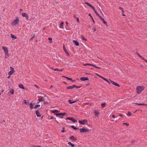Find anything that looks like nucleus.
<instances>
[{
	"label": "nucleus",
	"instance_id": "nucleus-32",
	"mask_svg": "<svg viewBox=\"0 0 147 147\" xmlns=\"http://www.w3.org/2000/svg\"><path fill=\"white\" fill-rule=\"evenodd\" d=\"M92 9H93L94 10V12H95V13L96 14V15L97 16H99V15L97 13V12L96 11V10H95V9L94 8V7L93 6H92Z\"/></svg>",
	"mask_w": 147,
	"mask_h": 147
},
{
	"label": "nucleus",
	"instance_id": "nucleus-54",
	"mask_svg": "<svg viewBox=\"0 0 147 147\" xmlns=\"http://www.w3.org/2000/svg\"><path fill=\"white\" fill-rule=\"evenodd\" d=\"M112 117H113V118L114 119L115 118V116L114 115H112Z\"/></svg>",
	"mask_w": 147,
	"mask_h": 147
},
{
	"label": "nucleus",
	"instance_id": "nucleus-5",
	"mask_svg": "<svg viewBox=\"0 0 147 147\" xmlns=\"http://www.w3.org/2000/svg\"><path fill=\"white\" fill-rule=\"evenodd\" d=\"M10 69L11 70L9 71L8 73L9 75L10 76L12 75L14 72V70L13 67H10Z\"/></svg>",
	"mask_w": 147,
	"mask_h": 147
},
{
	"label": "nucleus",
	"instance_id": "nucleus-19",
	"mask_svg": "<svg viewBox=\"0 0 147 147\" xmlns=\"http://www.w3.org/2000/svg\"><path fill=\"white\" fill-rule=\"evenodd\" d=\"M5 59H7L9 57V55L8 54V52L5 53Z\"/></svg>",
	"mask_w": 147,
	"mask_h": 147
},
{
	"label": "nucleus",
	"instance_id": "nucleus-61",
	"mask_svg": "<svg viewBox=\"0 0 147 147\" xmlns=\"http://www.w3.org/2000/svg\"><path fill=\"white\" fill-rule=\"evenodd\" d=\"M34 86L35 87H36V88H38V86L37 85H35H35H34Z\"/></svg>",
	"mask_w": 147,
	"mask_h": 147
},
{
	"label": "nucleus",
	"instance_id": "nucleus-16",
	"mask_svg": "<svg viewBox=\"0 0 147 147\" xmlns=\"http://www.w3.org/2000/svg\"><path fill=\"white\" fill-rule=\"evenodd\" d=\"M36 115L37 117H40L41 116V115L38 111H36Z\"/></svg>",
	"mask_w": 147,
	"mask_h": 147
},
{
	"label": "nucleus",
	"instance_id": "nucleus-9",
	"mask_svg": "<svg viewBox=\"0 0 147 147\" xmlns=\"http://www.w3.org/2000/svg\"><path fill=\"white\" fill-rule=\"evenodd\" d=\"M22 16L23 17H25L26 19H28V15L26 14L25 13H22Z\"/></svg>",
	"mask_w": 147,
	"mask_h": 147
},
{
	"label": "nucleus",
	"instance_id": "nucleus-60",
	"mask_svg": "<svg viewBox=\"0 0 147 147\" xmlns=\"http://www.w3.org/2000/svg\"><path fill=\"white\" fill-rule=\"evenodd\" d=\"M74 18H77L76 16L75 15H74Z\"/></svg>",
	"mask_w": 147,
	"mask_h": 147
},
{
	"label": "nucleus",
	"instance_id": "nucleus-17",
	"mask_svg": "<svg viewBox=\"0 0 147 147\" xmlns=\"http://www.w3.org/2000/svg\"><path fill=\"white\" fill-rule=\"evenodd\" d=\"M73 42L77 46H78L79 45L78 42L76 40H73Z\"/></svg>",
	"mask_w": 147,
	"mask_h": 147
},
{
	"label": "nucleus",
	"instance_id": "nucleus-12",
	"mask_svg": "<svg viewBox=\"0 0 147 147\" xmlns=\"http://www.w3.org/2000/svg\"><path fill=\"white\" fill-rule=\"evenodd\" d=\"M76 87V86L74 85L72 86L67 87V89H71Z\"/></svg>",
	"mask_w": 147,
	"mask_h": 147
},
{
	"label": "nucleus",
	"instance_id": "nucleus-38",
	"mask_svg": "<svg viewBox=\"0 0 147 147\" xmlns=\"http://www.w3.org/2000/svg\"><path fill=\"white\" fill-rule=\"evenodd\" d=\"M131 115V112L130 111H128L127 113V115L130 116Z\"/></svg>",
	"mask_w": 147,
	"mask_h": 147
},
{
	"label": "nucleus",
	"instance_id": "nucleus-55",
	"mask_svg": "<svg viewBox=\"0 0 147 147\" xmlns=\"http://www.w3.org/2000/svg\"><path fill=\"white\" fill-rule=\"evenodd\" d=\"M119 9H120L121 10V11L123 9V8H121V7H119Z\"/></svg>",
	"mask_w": 147,
	"mask_h": 147
},
{
	"label": "nucleus",
	"instance_id": "nucleus-64",
	"mask_svg": "<svg viewBox=\"0 0 147 147\" xmlns=\"http://www.w3.org/2000/svg\"><path fill=\"white\" fill-rule=\"evenodd\" d=\"M11 77V76H8L7 77V78L9 79L10 78V77Z\"/></svg>",
	"mask_w": 147,
	"mask_h": 147
},
{
	"label": "nucleus",
	"instance_id": "nucleus-8",
	"mask_svg": "<svg viewBox=\"0 0 147 147\" xmlns=\"http://www.w3.org/2000/svg\"><path fill=\"white\" fill-rule=\"evenodd\" d=\"M2 49L5 53L8 52V49L7 47L3 46L2 47Z\"/></svg>",
	"mask_w": 147,
	"mask_h": 147
},
{
	"label": "nucleus",
	"instance_id": "nucleus-18",
	"mask_svg": "<svg viewBox=\"0 0 147 147\" xmlns=\"http://www.w3.org/2000/svg\"><path fill=\"white\" fill-rule=\"evenodd\" d=\"M63 24H64V23L63 22H62L60 24V26H59V27L60 28H63Z\"/></svg>",
	"mask_w": 147,
	"mask_h": 147
},
{
	"label": "nucleus",
	"instance_id": "nucleus-62",
	"mask_svg": "<svg viewBox=\"0 0 147 147\" xmlns=\"http://www.w3.org/2000/svg\"><path fill=\"white\" fill-rule=\"evenodd\" d=\"M54 118V117H52L50 119H53Z\"/></svg>",
	"mask_w": 147,
	"mask_h": 147
},
{
	"label": "nucleus",
	"instance_id": "nucleus-39",
	"mask_svg": "<svg viewBox=\"0 0 147 147\" xmlns=\"http://www.w3.org/2000/svg\"><path fill=\"white\" fill-rule=\"evenodd\" d=\"M63 49L65 52H67V51L65 49L64 45L63 46Z\"/></svg>",
	"mask_w": 147,
	"mask_h": 147
},
{
	"label": "nucleus",
	"instance_id": "nucleus-34",
	"mask_svg": "<svg viewBox=\"0 0 147 147\" xmlns=\"http://www.w3.org/2000/svg\"><path fill=\"white\" fill-rule=\"evenodd\" d=\"M40 107V105H36L34 107V108L37 109L39 108Z\"/></svg>",
	"mask_w": 147,
	"mask_h": 147
},
{
	"label": "nucleus",
	"instance_id": "nucleus-33",
	"mask_svg": "<svg viewBox=\"0 0 147 147\" xmlns=\"http://www.w3.org/2000/svg\"><path fill=\"white\" fill-rule=\"evenodd\" d=\"M92 9H93L94 10V12H95V13L96 14V15L97 16H99V15L97 13V12L96 11V10H95V9L94 8V7L93 6H92Z\"/></svg>",
	"mask_w": 147,
	"mask_h": 147
},
{
	"label": "nucleus",
	"instance_id": "nucleus-45",
	"mask_svg": "<svg viewBox=\"0 0 147 147\" xmlns=\"http://www.w3.org/2000/svg\"><path fill=\"white\" fill-rule=\"evenodd\" d=\"M123 125H126L127 126H129V124H127V123H123Z\"/></svg>",
	"mask_w": 147,
	"mask_h": 147
},
{
	"label": "nucleus",
	"instance_id": "nucleus-28",
	"mask_svg": "<svg viewBox=\"0 0 147 147\" xmlns=\"http://www.w3.org/2000/svg\"><path fill=\"white\" fill-rule=\"evenodd\" d=\"M30 105L31 109H33L34 107V105L32 103H30Z\"/></svg>",
	"mask_w": 147,
	"mask_h": 147
},
{
	"label": "nucleus",
	"instance_id": "nucleus-10",
	"mask_svg": "<svg viewBox=\"0 0 147 147\" xmlns=\"http://www.w3.org/2000/svg\"><path fill=\"white\" fill-rule=\"evenodd\" d=\"M136 53L143 60H144L147 63V60L145 59L144 57H142L138 53Z\"/></svg>",
	"mask_w": 147,
	"mask_h": 147
},
{
	"label": "nucleus",
	"instance_id": "nucleus-25",
	"mask_svg": "<svg viewBox=\"0 0 147 147\" xmlns=\"http://www.w3.org/2000/svg\"><path fill=\"white\" fill-rule=\"evenodd\" d=\"M70 138L73 140H76V138H75L73 136H71Z\"/></svg>",
	"mask_w": 147,
	"mask_h": 147
},
{
	"label": "nucleus",
	"instance_id": "nucleus-23",
	"mask_svg": "<svg viewBox=\"0 0 147 147\" xmlns=\"http://www.w3.org/2000/svg\"><path fill=\"white\" fill-rule=\"evenodd\" d=\"M19 87L21 88H22L23 89H24V86L22 84H20L19 85Z\"/></svg>",
	"mask_w": 147,
	"mask_h": 147
},
{
	"label": "nucleus",
	"instance_id": "nucleus-20",
	"mask_svg": "<svg viewBox=\"0 0 147 147\" xmlns=\"http://www.w3.org/2000/svg\"><path fill=\"white\" fill-rule=\"evenodd\" d=\"M103 80H105V81H106L107 82H108L109 84H110V81L109 80H108L107 79L104 78H103Z\"/></svg>",
	"mask_w": 147,
	"mask_h": 147
},
{
	"label": "nucleus",
	"instance_id": "nucleus-46",
	"mask_svg": "<svg viewBox=\"0 0 147 147\" xmlns=\"http://www.w3.org/2000/svg\"><path fill=\"white\" fill-rule=\"evenodd\" d=\"M76 19L77 20V22L79 23V18L77 17V18H76Z\"/></svg>",
	"mask_w": 147,
	"mask_h": 147
},
{
	"label": "nucleus",
	"instance_id": "nucleus-37",
	"mask_svg": "<svg viewBox=\"0 0 147 147\" xmlns=\"http://www.w3.org/2000/svg\"><path fill=\"white\" fill-rule=\"evenodd\" d=\"M71 127L73 129H74L75 130H77L78 129V128H76V127L74 125H72L71 126Z\"/></svg>",
	"mask_w": 147,
	"mask_h": 147
},
{
	"label": "nucleus",
	"instance_id": "nucleus-3",
	"mask_svg": "<svg viewBox=\"0 0 147 147\" xmlns=\"http://www.w3.org/2000/svg\"><path fill=\"white\" fill-rule=\"evenodd\" d=\"M95 116L97 117L99 116V114H100V112L98 110H95L94 111Z\"/></svg>",
	"mask_w": 147,
	"mask_h": 147
},
{
	"label": "nucleus",
	"instance_id": "nucleus-6",
	"mask_svg": "<svg viewBox=\"0 0 147 147\" xmlns=\"http://www.w3.org/2000/svg\"><path fill=\"white\" fill-rule=\"evenodd\" d=\"M67 119H69L70 120L72 121L74 123L77 122V121L74 118L72 117H67L66 118V120Z\"/></svg>",
	"mask_w": 147,
	"mask_h": 147
},
{
	"label": "nucleus",
	"instance_id": "nucleus-1",
	"mask_svg": "<svg viewBox=\"0 0 147 147\" xmlns=\"http://www.w3.org/2000/svg\"><path fill=\"white\" fill-rule=\"evenodd\" d=\"M144 87L142 86H137L136 89L137 93L138 94H140L144 90Z\"/></svg>",
	"mask_w": 147,
	"mask_h": 147
},
{
	"label": "nucleus",
	"instance_id": "nucleus-22",
	"mask_svg": "<svg viewBox=\"0 0 147 147\" xmlns=\"http://www.w3.org/2000/svg\"><path fill=\"white\" fill-rule=\"evenodd\" d=\"M59 112V111L57 110H52L51 111V112L53 113H57Z\"/></svg>",
	"mask_w": 147,
	"mask_h": 147
},
{
	"label": "nucleus",
	"instance_id": "nucleus-31",
	"mask_svg": "<svg viewBox=\"0 0 147 147\" xmlns=\"http://www.w3.org/2000/svg\"><path fill=\"white\" fill-rule=\"evenodd\" d=\"M14 92V90L13 89H12L10 90V92L11 93V94H13Z\"/></svg>",
	"mask_w": 147,
	"mask_h": 147
},
{
	"label": "nucleus",
	"instance_id": "nucleus-29",
	"mask_svg": "<svg viewBox=\"0 0 147 147\" xmlns=\"http://www.w3.org/2000/svg\"><path fill=\"white\" fill-rule=\"evenodd\" d=\"M106 106V105L105 103H102L101 104V106L103 108L105 107Z\"/></svg>",
	"mask_w": 147,
	"mask_h": 147
},
{
	"label": "nucleus",
	"instance_id": "nucleus-14",
	"mask_svg": "<svg viewBox=\"0 0 147 147\" xmlns=\"http://www.w3.org/2000/svg\"><path fill=\"white\" fill-rule=\"evenodd\" d=\"M80 79L81 80L83 81L88 80V78H85V77L81 78H80Z\"/></svg>",
	"mask_w": 147,
	"mask_h": 147
},
{
	"label": "nucleus",
	"instance_id": "nucleus-53",
	"mask_svg": "<svg viewBox=\"0 0 147 147\" xmlns=\"http://www.w3.org/2000/svg\"><path fill=\"white\" fill-rule=\"evenodd\" d=\"M42 101H43L44 102V104H45L46 102L45 101V100L44 99H43V100Z\"/></svg>",
	"mask_w": 147,
	"mask_h": 147
},
{
	"label": "nucleus",
	"instance_id": "nucleus-7",
	"mask_svg": "<svg viewBox=\"0 0 147 147\" xmlns=\"http://www.w3.org/2000/svg\"><path fill=\"white\" fill-rule=\"evenodd\" d=\"M109 80H110V84L111 83L112 84H113L114 85H115V86H117L118 87H119L120 86L118 84H117V83H116V82H114V81L111 80L110 79H109Z\"/></svg>",
	"mask_w": 147,
	"mask_h": 147
},
{
	"label": "nucleus",
	"instance_id": "nucleus-51",
	"mask_svg": "<svg viewBox=\"0 0 147 147\" xmlns=\"http://www.w3.org/2000/svg\"><path fill=\"white\" fill-rule=\"evenodd\" d=\"M49 40H51V42H52V39L51 38H48Z\"/></svg>",
	"mask_w": 147,
	"mask_h": 147
},
{
	"label": "nucleus",
	"instance_id": "nucleus-36",
	"mask_svg": "<svg viewBox=\"0 0 147 147\" xmlns=\"http://www.w3.org/2000/svg\"><path fill=\"white\" fill-rule=\"evenodd\" d=\"M43 98H42V99L39 98L38 100V101H39V102H38L37 103H39L41 101H42L43 100Z\"/></svg>",
	"mask_w": 147,
	"mask_h": 147
},
{
	"label": "nucleus",
	"instance_id": "nucleus-52",
	"mask_svg": "<svg viewBox=\"0 0 147 147\" xmlns=\"http://www.w3.org/2000/svg\"><path fill=\"white\" fill-rule=\"evenodd\" d=\"M84 65L85 66H86V65H92V64H85Z\"/></svg>",
	"mask_w": 147,
	"mask_h": 147
},
{
	"label": "nucleus",
	"instance_id": "nucleus-59",
	"mask_svg": "<svg viewBox=\"0 0 147 147\" xmlns=\"http://www.w3.org/2000/svg\"><path fill=\"white\" fill-rule=\"evenodd\" d=\"M63 70V69H59V70L58 69V71H62Z\"/></svg>",
	"mask_w": 147,
	"mask_h": 147
},
{
	"label": "nucleus",
	"instance_id": "nucleus-43",
	"mask_svg": "<svg viewBox=\"0 0 147 147\" xmlns=\"http://www.w3.org/2000/svg\"><path fill=\"white\" fill-rule=\"evenodd\" d=\"M105 24V25H106L107 26V22H106V21H105L104 20V21H102Z\"/></svg>",
	"mask_w": 147,
	"mask_h": 147
},
{
	"label": "nucleus",
	"instance_id": "nucleus-47",
	"mask_svg": "<svg viewBox=\"0 0 147 147\" xmlns=\"http://www.w3.org/2000/svg\"><path fill=\"white\" fill-rule=\"evenodd\" d=\"M65 53H66V54L68 56H70L69 54L67 51V52H65Z\"/></svg>",
	"mask_w": 147,
	"mask_h": 147
},
{
	"label": "nucleus",
	"instance_id": "nucleus-48",
	"mask_svg": "<svg viewBox=\"0 0 147 147\" xmlns=\"http://www.w3.org/2000/svg\"><path fill=\"white\" fill-rule=\"evenodd\" d=\"M97 75L100 78H102V79H103V78H104V77H102V76H100V75Z\"/></svg>",
	"mask_w": 147,
	"mask_h": 147
},
{
	"label": "nucleus",
	"instance_id": "nucleus-58",
	"mask_svg": "<svg viewBox=\"0 0 147 147\" xmlns=\"http://www.w3.org/2000/svg\"><path fill=\"white\" fill-rule=\"evenodd\" d=\"M89 16H90V17H91V18H92V16H91V15L90 13L89 14Z\"/></svg>",
	"mask_w": 147,
	"mask_h": 147
},
{
	"label": "nucleus",
	"instance_id": "nucleus-42",
	"mask_svg": "<svg viewBox=\"0 0 147 147\" xmlns=\"http://www.w3.org/2000/svg\"><path fill=\"white\" fill-rule=\"evenodd\" d=\"M65 128L64 127H63V130H61V132H65V130H64Z\"/></svg>",
	"mask_w": 147,
	"mask_h": 147
},
{
	"label": "nucleus",
	"instance_id": "nucleus-56",
	"mask_svg": "<svg viewBox=\"0 0 147 147\" xmlns=\"http://www.w3.org/2000/svg\"><path fill=\"white\" fill-rule=\"evenodd\" d=\"M81 37H82V39L83 40H86L85 38H84V37L83 36H82Z\"/></svg>",
	"mask_w": 147,
	"mask_h": 147
},
{
	"label": "nucleus",
	"instance_id": "nucleus-40",
	"mask_svg": "<svg viewBox=\"0 0 147 147\" xmlns=\"http://www.w3.org/2000/svg\"><path fill=\"white\" fill-rule=\"evenodd\" d=\"M24 102L25 104L26 105H28V102H27L26 100H24Z\"/></svg>",
	"mask_w": 147,
	"mask_h": 147
},
{
	"label": "nucleus",
	"instance_id": "nucleus-63",
	"mask_svg": "<svg viewBox=\"0 0 147 147\" xmlns=\"http://www.w3.org/2000/svg\"><path fill=\"white\" fill-rule=\"evenodd\" d=\"M119 116L121 117H122L123 116L121 114L119 115Z\"/></svg>",
	"mask_w": 147,
	"mask_h": 147
},
{
	"label": "nucleus",
	"instance_id": "nucleus-57",
	"mask_svg": "<svg viewBox=\"0 0 147 147\" xmlns=\"http://www.w3.org/2000/svg\"><path fill=\"white\" fill-rule=\"evenodd\" d=\"M53 87V86L52 85H51V86H50V89H51V90L52 89V88Z\"/></svg>",
	"mask_w": 147,
	"mask_h": 147
},
{
	"label": "nucleus",
	"instance_id": "nucleus-13",
	"mask_svg": "<svg viewBox=\"0 0 147 147\" xmlns=\"http://www.w3.org/2000/svg\"><path fill=\"white\" fill-rule=\"evenodd\" d=\"M87 131V130L84 128L83 129H80V132L81 133H84L86 132Z\"/></svg>",
	"mask_w": 147,
	"mask_h": 147
},
{
	"label": "nucleus",
	"instance_id": "nucleus-41",
	"mask_svg": "<svg viewBox=\"0 0 147 147\" xmlns=\"http://www.w3.org/2000/svg\"><path fill=\"white\" fill-rule=\"evenodd\" d=\"M51 68L54 71H56V70H57L58 71V69H54L53 68V67H52Z\"/></svg>",
	"mask_w": 147,
	"mask_h": 147
},
{
	"label": "nucleus",
	"instance_id": "nucleus-35",
	"mask_svg": "<svg viewBox=\"0 0 147 147\" xmlns=\"http://www.w3.org/2000/svg\"><path fill=\"white\" fill-rule=\"evenodd\" d=\"M66 78H67V80H71L72 82H74L75 81L74 80H72V79L71 78H69L67 77H66Z\"/></svg>",
	"mask_w": 147,
	"mask_h": 147
},
{
	"label": "nucleus",
	"instance_id": "nucleus-27",
	"mask_svg": "<svg viewBox=\"0 0 147 147\" xmlns=\"http://www.w3.org/2000/svg\"><path fill=\"white\" fill-rule=\"evenodd\" d=\"M10 35L11 36V37L12 38L15 39H16L17 38V37L16 36H14V35H13L11 34Z\"/></svg>",
	"mask_w": 147,
	"mask_h": 147
},
{
	"label": "nucleus",
	"instance_id": "nucleus-26",
	"mask_svg": "<svg viewBox=\"0 0 147 147\" xmlns=\"http://www.w3.org/2000/svg\"><path fill=\"white\" fill-rule=\"evenodd\" d=\"M68 144L69 145H70V146H71L72 147H74V146L75 145H74V144H72L71 142H68Z\"/></svg>",
	"mask_w": 147,
	"mask_h": 147
},
{
	"label": "nucleus",
	"instance_id": "nucleus-21",
	"mask_svg": "<svg viewBox=\"0 0 147 147\" xmlns=\"http://www.w3.org/2000/svg\"><path fill=\"white\" fill-rule=\"evenodd\" d=\"M133 103L135 104L136 105H146L144 103L141 104V103Z\"/></svg>",
	"mask_w": 147,
	"mask_h": 147
},
{
	"label": "nucleus",
	"instance_id": "nucleus-15",
	"mask_svg": "<svg viewBox=\"0 0 147 147\" xmlns=\"http://www.w3.org/2000/svg\"><path fill=\"white\" fill-rule=\"evenodd\" d=\"M76 101V100L73 101V100L69 99L68 100V102L70 104H73L75 103Z\"/></svg>",
	"mask_w": 147,
	"mask_h": 147
},
{
	"label": "nucleus",
	"instance_id": "nucleus-30",
	"mask_svg": "<svg viewBox=\"0 0 147 147\" xmlns=\"http://www.w3.org/2000/svg\"><path fill=\"white\" fill-rule=\"evenodd\" d=\"M85 3L88 5V6L90 7H92V5L91 4H90L89 3L85 2Z\"/></svg>",
	"mask_w": 147,
	"mask_h": 147
},
{
	"label": "nucleus",
	"instance_id": "nucleus-44",
	"mask_svg": "<svg viewBox=\"0 0 147 147\" xmlns=\"http://www.w3.org/2000/svg\"><path fill=\"white\" fill-rule=\"evenodd\" d=\"M99 16V17L101 19L102 21H104V19L103 18H102L101 16Z\"/></svg>",
	"mask_w": 147,
	"mask_h": 147
},
{
	"label": "nucleus",
	"instance_id": "nucleus-2",
	"mask_svg": "<svg viewBox=\"0 0 147 147\" xmlns=\"http://www.w3.org/2000/svg\"><path fill=\"white\" fill-rule=\"evenodd\" d=\"M19 19L17 17L15 20L12 22L11 24L12 25H16L19 23Z\"/></svg>",
	"mask_w": 147,
	"mask_h": 147
},
{
	"label": "nucleus",
	"instance_id": "nucleus-49",
	"mask_svg": "<svg viewBox=\"0 0 147 147\" xmlns=\"http://www.w3.org/2000/svg\"><path fill=\"white\" fill-rule=\"evenodd\" d=\"M97 75L100 78H102V79H103V78H104V77H102V76H100V75Z\"/></svg>",
	"mask_w": 147,
	"mask_h": 147
},
{
	"label": "nucleus",
	"instance_id": "nucleus-50",
	"mask_svg": "<svg viewBox=\"0 0 147 147\" xmlns=\"http://www.w3.org/2000/svg\"><path fill=\"white\" fill-rule=\"evenodd\" d=\"M34 36H33V37H32V38H30V40H33V39H34Z\"/></svg>",
	"mask_w": 147,
	"mask_h": 147
},
{
	"label": "nucleus",
	"instance_id": "nucleus-24",
	"mask_svg": "<svg viewBox=\"0 0 147 147\" xmlns=\"http://www.w3.org/2000/svg\"><path fill=\"white\" fill-rule=\"evenodd\" d=\"M92 67H94L95 68H97V69H100V67L97 66H96V65H94L93 64H92Z\"/></svg>",
	"mask_w": 147,
	"mask_h": 147
},
{
	"label": "nucleus",
	"instance_id": "nucleus-4",
	"mask_svg": "<svg viewBox=\"0 0 147 147\" xmlns=\"http://www.w3.org/2000/svg\"><path fill=\"white\" fill-rule=\"evenodd\" d=\"M87 122V120L86 119H84L82 120H80L79 121V123L82 125H84L86 124Z\"/></svg>",
	"mask_w": 147,
	"mask_h": 147
},
{
	"label": "nucleus",
	"instance_id": "nucleus-11",
	"mask_svg": "<svg viewBox=\"0 0 147 147\" xmlns=\"http://www.w3.org/2000/svg\"><path fill=\"white\" fill-rule=\"evenodd\" d=\"M66 113H55V115H56L57 116H60L61 115H62L63 116L65 115Z\"/></svg>",
	"mask_w": 147,
	"mask_h": 147
}]
</instances>
